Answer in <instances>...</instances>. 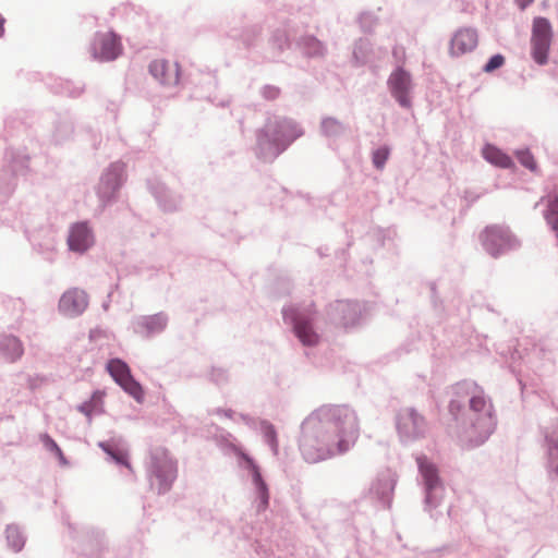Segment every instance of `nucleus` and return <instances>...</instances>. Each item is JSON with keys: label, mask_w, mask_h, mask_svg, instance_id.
<instances>
[{"label": "nucleus", "mask_w": 558, "mask_h": 558, "mask_svg": "<svg viewBox=\"0 0 558 558\" xmlns=\"http://www.w3.org/2000/svg\"><path fill=\"white\" fill-rule=\"evenodd\" d=\"M98 447L110 458L112 462L117 465L125 466L131 469V463L129 459V453L117 447L114 444L110 441H99Z\"/></svg>", "instance_id": "33"}, {"label": "nucleus", "mask_w": 558, "mask_h": 558, "mask_svg": "<svg viewBox=\"0 0 558 558\" xmlns=\"http://www.w3.org/2000/svg\"><path fill=\"white\" fill-rule=\"evenodd\" d=\"M106 369L117 385H120V383L132 374L129 364L120 357L108 360Z\"/></svg>", "instance_id": "34"}, {"label": "nucleus", "mask_w": 558, "mask_h": 558, "mask_svg": "<svg viewBox=\"0 0 558 558\" xmlns=\"http://www.w3.org/2000/svg\"><path fill=\"white\" fill-rule=\"evenodd\" d=\"M374 59L373 45L367 38H359L353 44L351 64L361 68L368 64Z\"/></svg>", "instance_id": "28"}, {"label": "nucleus", "mask_w": 558, "mask_h": 558, "mask_svg": "<svg viewBox=\"0 0 558 558\" xmlns=\"http://www.w3.org/2000/svg\"><path fill=\"white\" fill-rule=\"evenodd\" d=\"M391 149L388 145H381L372 151V162L375 169L381 170L385 168Z\"/></svg>", "instance_id": "42"}, {"label": "nucleus", "mask_w": 558, "mask_h": 558, "mask_svg": "<svg viewBox=\"0 0 558 558\" xmlns=\"http://www.w3.org/2000/svg\"><path fill=\"white\" fill-rule=\"evenodd\" d=\"M147 474L150 486H157V493H168L178 476V462L165 447H155L150 450Z\"/></svg>", "instance_id": "6"}, {"label": "nucleus", "mask_w": 558, "mask_h": 558, "mask_svg": "<svg viewBox=\"0 0 558 558\" xmlns=\"http://www.w3.org/2000/svg\"><path fill=\"white\" fill-rule=\"evenodd\" d=\"M33 248L48 262H53L56 255V239L51 233H48L43 241H37L34 235L31 239Z\"/></svg>", "instance_id": "35"}, {"label": "nucleus", "mask_w": 558, "mask_h": 558, "mask_svg": "<svg viewBox=\"0 0 558 558\" xmlns=\"http://www.w3.org/2000/svg\"><path fill=\"white\" fill-rule=\"evenodd\" d=\"M449 396L448 414L459 429L466 434L471 448L484 445L497 427V416L483 387L473 379H462L445 390Z\"/></svg>", "instance_id": "2"}, {"label": "nucleus", "mask_w": 558, "mask_h": 558, "mask_svg": "<svg viewBox=\"0 0 558 558\" xmlns=\"http://www.w3.org/2000/svg\"><path fill=\"white\" fill-rule=\"evenodd\" d=\"M517 354H519V352L515 350V351L512 353L511 359H512V360H515V355H517ZM518 357H519V359H521V356H520V355H518Z\"/></svg>", "instance_id": "56"}, {"label": "nucleus", "mask_w": 558, "mask_h": 558, "mask_svg": "<svg viewBox=\"0 0 558 558\" xmlns=\"http://www.w3.org/2000/svg\"><path fill=\"white\" fill-rule=\"evenodd\" d=\"M304 134L302 126L292 118L272 116L256 131L255 155L264 162H272Z\"/></svg>", "instance_id": "4"}, {"label": "nucleus", "mask_w": 558, "mask_h": 558, "mask_svg": "<svg viewBox=\"0 0 558 558\" xmlns=\"http://www.w3.org/2000/svg\"><path fill=\"white\" fill-rule=\"evenodd\" d=\"M357 437V416L351 408L324 404L303 420L298 444L304 461L314 464L348 452Z\"/></svg>", "instance_id": "1"}, {"label": "nucleus", "mask_w": 558, "mask_h": 558, "mask_svg": "<svg viewBox=\"0 0 558 558\" xmlns=\"http://www.w3.org/2000/svg\"><path fill=\"white\" fill-rule=\"evenodd\" d=\"M44 447L54 457L62 450L56 440L47 433L40 435Z\"/></svg>", "instance_id": "49"}, {"label": "nucleus", "mask_w": 558, "mask_h": 558, "mask_svg": "<svg viewBox=\"0 0 558 558\" xmlns=\"http://www.w3.org/2000/svg\"><path fill=\"white\" fill-rule=\"evenodd\" d=\"M357 21L362 32L372 34L377 25L378 17L372 12H363L359 15Z\"/></svg>", "instance_id": "44"}, {"label": "nucleus", "mask_w": 558, "mask_h": 558, "mask_svg": "<svg viewBox=\"0 0 558 558\" xmlns=\"http://www.w3.org/2000/svg\"><path fill=\"white\" fill-rule=\"evenodd\" d=\"M547 447L546 472L550 482L558 484V429L545 438Z\"/></svg>", "instance_id": "26"}, {"label": "nucleus", "mask_w": 558, "mask_h": 558, "mask_svg": "<svg viewBox=\"0 0 558 558\" xmlns=\"http://www.w3.org/2000/svg\"><path fill=\"white\" fill-rule=\"evenodd\" d=\"M328 320L337 327H354L362 316V306L356 301L336 300L326 308Z\"/></svg>", "instance_id": "14"}, {"label": "nucleus", "mask_w": 558, "mask_h": 558, "mask_svg": "<svg viewBox=\"0 0 558 558\" xmlns=\"http://www.w3.org/2000/svg\"><path fill=\"white\" fill-rule=\"evenodd\" d=\"M94 245V233L88 222L80 221L74 223L69 231V250L78 254H84Z\"/></svg>", "instance_id": "20"}, {"label": "nucleus", "mask_w": 558, "mask_h": 558, "mask_svg": "<svg viewBox=\"0 0 558 558\" xmlns=\"http://www.w3.org/2000/svg\"><path fill=\"white\" fill-rule=\"evenodd\" d=\"M397 485V480L391 474H381L373 483L371 487V496L376 499L380 507L389 509L392 504L393 492Z\"/></svg>", "instance_id": "22"}, {"label": "nucleus", "mask_w": 558, "mask_h": 558, "mask_svg": "<svg viewBox=\"0 0 558 558\" xmlns=\"http://www.w3.org/2000/svg\"><path fill=\"white\" fill-rule=\"evenodd\" d=\"M416 463L424 486V511L436 520L439 513L434 511L441 505L445 496V486L439 475V469L425 454L416 457Z\"/></svg>", "instance_id": "7"}, {"label": "nucleus", "mask_w": 558, "mask_h": 558, "mask_svg": "<svg viewBox=\"0 0 558 558\" xmlns=\"http://www.w3.org/2000/svg\"><path fill=\"white\" fill-rule=\"evenodd\" d=\"M87 306V293L78 288H72L61 295L58 310L62 315L73 318L82 315Z\"/></svg>", "instance_id": "19"}, {"label": "nucleus", "mask_w": 558, "mask_h": 558, "mask_svg": "<svg viewBox=\"0 0 558 558\" xmlns=\"http://www.w3.org/2000/svg\"><path fill=\"white\" fill-rule=\"evenodd\" d=\"M259 430L263 435L265 444L270 448L274 456L279 453L278 433L275 425L268 420H260Z\"/></svg>", "instance_id": "38"}, {"label": "nucleus", "mask_w": 558, "mask_h": 558, "mask_svg": "<svg viewBox=\"0 0 558 558\" xmlns=\"http://www.w3.org/2000/svg\"><path fill=\"white\" fill-rule=\"evenodd\" d=\"M214 414H217V415H223L228 418H232L233 417V414H234V411L232 409H222V408H216L214 411H213Z\"/></svg>", "instance_id": "52"}, {"label": "nucleus", "mask_w": 558, "mask_h": 558, "mask_svg": "<svg viewBox=\"0 0 558 558\" xmlns=\"http://www.w3.org/2000/svg\"><path fill=\"white\" fill-rule=\"evenodd\" d=\"M295 47L308 59L323 58L327 52L326 45L310 34L300 36L295 41Z\"/></svg>", "instance_id": "27"}, {"label": "nucleus", "mask_w": 558, "mask_h": 558, "mask_svg": "<svg viewBox=\"0 0 558 558\" xmlns=\"http://www.w3.org/2000/svg\"><path fill=\"white\" fill-rule=\"evenodd\" d=\"M124 392L131 396L137 403H143L145 399V391L138 380L131 374L119 385Z\"/></svg>", "instance_id": "39"}, {"label": "nucleus", "mask_w": 558, "mask_h": 558, "mask_svg": "<svg viewBox=\"0 0 558 558\" xmlns=\"http://www.w3.org/2000/svg\"><path fill=\"white\" fill-rule=\"evenodd\" d=\"M483 158L501 169H511L514 167L513 159L504 150L493 144H486L482 149Z\"/></svg>", "instance_id": "30"}, {"label": "nucleus", "mask_w": 558, "mask_h": 558, "mask_svg": "<svg viewBox=\"0 0 558 558\" xmlns=\"http://www.w3.org/2000/svg\"><path fill=\"white\" fill-rule=\"evenodd\" d=\"M24 353L22 341L14 335H0V361L15 363Z\"/></svg>", "instance_id": "24"}, {"label": "nucleus", "mask_w": 558, "mask_h": 558, "mask_svg": "<svg viewBox=\"0 0 558 558\" xmlns=\"http://www.w3.org/2000/svg\"><path fill=\"white\" fill-rule=\"evenodd\" d=\"M387 87L391 97L402 109H412L413 80L404 66L397 65L392 70L387 80Z\"/></svg>", "instance_id": "12"}, {"label": "nucleus", "mask_w": 558, "mask_h": 558, "mask_svg": "<svg viewBox=\"0 0 558 558\" xmlns=\"http://www.w3.org/2000/svg\"><path fill=\"white\" fill-rule=\"evenodd\" d=\"M284 324L290 325L292 332L304 347H315L319 335L314 328L317 311L314 302L284 305L281 310Z\"/></svg>", "instance_id": "5"}, {"label": "nucleus", "mask_w": 558, "mask_h": 558, "mask_svg": "<svg viewBox=\"0 0 558 558\" xmlns=\"http://www.w3.org/2000/svg\"><path fill=\"white\" fill-rule=\"evenodd\" d=\"M263 27L259 24L246 25L243 27H231L227 36L233 40L241 41L245 49H252L260 38Z\"/></svg>", "instance_id": "25"}, {"label": "nucleus", "mask_w": 558, "mask_h": 558, "mask_svg": "<svg viewBox=\"0 0 558 558\" xmlns=\"http://www.w3.org/2000/svg\"><path fill=\"white\" fill-rule=\"evenodd\" d=\"M515 158L519 161V163L529 169L530 171H536L537 169V162L531 153L530 148H521L517 149L514 151Z\"/></svg>", "instance_id": "43"}, {"label": "nucleus", "mask_w": 558, "mask_h": 558, "mask_svg": "<svg viewBox=\"0 0 558 558\" xmlns=\"http://www.w3.org/2000/svg\"><path fill=\"white\" fill-rule=\"evenodd\" d=\"M480 239L483 248L494 258L521 247L520 239L507 226L492 225L485 227Z\"/></svg>", "instance_id": "8"}, {"label": "nucleus", "mask_w": 558, "mask_h": 558, "mask_svg": "<svg viewBox=\"0 0 558 558\" xmlns=\"http://www.w3.org/2000/svg\"><path fill=\"white\" fill-rule=\"evenodd\" d=\"M238 456L243 462L244 469H246L251 474L252 483L257 496V512L266 511L269 507L270 494L268 484L262 474L259 465L252 456L244 451H239Z\"/></svg>", "instance_id": "15"}, {"label": "nucleus", "mask_w": 558, "mask_h": 558, "mask_svg": "<svg viewBox=\"0 0 558 558\" xmlns=\"http://www.w3.org/2000/svg\"><path fill=\"white\" fill-rule=\"evenodd\" d=\"M217 430L219 432V434H216L215 439L218 446L231 450H236V447L231 442L232 435L220 427H217Z\"/></svg>", "instance_id": "47"}, {"label": "nucleus", "mask_w": 558, "mask_h": 558, "mask_svg": "<svg viewBox=\"0 0 558 558\" xmlns=\"http://www.w3.org/2000/svg\"><path fill=\"white\" fill-rule=\"evenodd\" d=\"M551 43L531 39V57L538 65H545L548 62L549 49Z\"/></svg>", "instance_id": "40"}, {"label": "nucleus", "mask_w": 558, "mask_h": 558, "mask_svg": "<svg viewBox=\"0 0 558 558\" xmlns=\"http://www.w3.org/2000/svg\"><path fill=\"white\" fill-rule=\"evenodd\" d=\"M239 417L248 428L253 430H257V427L259 426V422L262 420L259 417H254L246 413H240Z\"/></svg>", "instance_id": "51"}, {"label": "nucleus", "mask_w": 558, "mask_h": 558, "mask_svg": "<svg viewBox=\"0 0 558 558\" xmlns=\"http://www.w3.org/2000/svg\"><path fill=\"white\" fill-rule=\"evenodd\" d=\"M84 84L76 85L70 80H60L54 86V93L65 95L71 98L80 97L84 93Z\"/></svg>", "instance_id": "41"}, {"label": "nucleus", "mask_w": 558, "mask_h": 558, "mask_svg": "<svg viewBox=\"0 0 558 558\" xmlns=\"http://www.w3.org/2000/svg\"><path fill=\"white\" fill-rule=\"evenodd\" d=\"M426 284H427V287L429 289V292H430V302H432L433 307L435 310L444 308V302L439 298L438 292H437V283H436V281H428Z\"/></svg>", "instance_id": "50"}, {"label": "nucleus", "mask_w": 558, "mask_h": 558, "mask_svg": "<svg viewBox=\"0 0 558 558\" xmlns=\"http://www.w3.org/2000/svg\"><path fill=\"white\" fill-rule=\"evenodd\" d=\"M56 458L59 460L60 464L69 465V460L66 459L62 450L56 456Z\"/></svg>", "instance_id": "54"}, {"label": "nucleus", "mask_w": 558, "mask_h": 558, "mask_svg": "<svg viewBox=\"0 0 558 558\" xmlns=\"http://www.w3.org/2000/svg\"><path fill=\"white\" fill-rule=\"evenodd\" d=\"M125 180V163L122 161L111 162L104 170L97 187V196L104 207L109 206L117 201L118 193Z\"/></svg>", "instance_id": "10"}, {"label": "nucleus", "mask_w": 558, "mask_h": 558, "mask_svg": "<svg viewBox=\"0 0 558 558\" xmlns=\"http://www.w3.org/2000/svg\"><path fill=\"white\" fill-rule=\"evenodd\" d=\"M531 39L551 43L553 27L547 17L537 16L533 20Z\"/></svg>", "instance_id": "36"}, {"label": "nucleus", "mask_w": 558, "mask_h": 558, "mask_svg": "<svg viewBox=\"0 0 558 558\" xmlns=\"http://www.w3.org/2000/svg\"><path fill=\"white\" fill-rule=\"evenodd\" d=\"M209 378L215 385L222 386L229 383V372L222 367H211Z\"/></svg>", "instance_id": "46"}, {"label": "nucleus", "mask_w": 558, "mask_h": 558, "mask_svg": "<svg viewBox=\"0 0 558 558\" xmlns=\"http://www.w3.org/2000/svg\"><path fill=\"white\" fill-rule=\"evenodd\" d=\"M122 51L121 37L113 31L96 32L89 45L93 59L101 62L114 61L122 54Z\"/></svg>", "instance_id": "13"}, {"label": "nucleus", "mask_w": 558, "mask_h": 558, "mask_svg": "<svg viewBox=\"0 0 558 558\" xmlns=\"http://www.w3.org/2000/svg\"><path fill=\"white\" fill-rule=\"evenodd\" d=\"M148 73L162 86L174 87L180 82L181 68L178 62L155 59L148 64Z\"/></svg>", "instance_id": "18"}, {"label": "nucleus", "mask_w": 558, "mask_h": 558, "mask_svg": "<svg viewBox=\"0 0 558 558\" xmlns=\"http://www.w3.org/2000/svg\"><path fill=\"white\" fill-rule=\"evenodd\" d=\"M515 2L521 10H524L529 5H531L534 2V0H515Z\"/></svg>", "instance_id": "53"}, {"label": "nucleus", "mask_w": 558, "mask_h": 558, "mask_svg": "<svg viewBox=\"0 0 558 558\" xmlns=\"http://www.w3.org/2000/svg\"><path fill=\"white\" fill-rule=\"evenodd\" d=\"M74 117L69 111L58 112L52 120L51 142L61 145L74 135Z\"/></svg>", "instance_id": "23"}, {"label": "nucleus", "mask_w": 558, "mask_h": 558, "mask_svg": "<svg viewBox=\"0 0 558 558\" xmlns=\"http://www.w3.org/2000/svg\"><path fill=\"white\" fill-rule=\"evenodd\" d=\"M68 527L84 556L100 558L108 550V541L102 530L92 525L77 526L72 523H68Z\"/></svg>", "instance_id": "9"}, {"label": "nucleus", "mask_w": 558, "mask_h": 558, "mask_svg": "<svg viewBox=\"0 0 558 558\" xmlns=\"http://www.w3.org/2000/svg\"><path fill=\"white\" fill-rule=\"evenodd\" d=\"M169 316L166 312H158L153 315H141L132 319V330L134 333L149 339L163 332L168 326Z\"/></svg>", "instance_id": "17"}, {"label": "nucleus", "mask_w": 558, "mask_h": 558, "mask_svg": "<svg viewBox=\"0 0 558 558\" xmlns=\"http://www.w3.org/2000/svg\"><path fill=\"white\" fill-rule=\"evenodd\" d=\"M104 398L105 392L102 390L96 389L93 391L89 399L78 404L76 409L78 412L83 413L88 418V421H90L94 414L105 413Z\"/></svg>", "instance_id": "32"}, {"label": "nucleus", "mask_w": 558, "mask_h": 558, "mask_svg": "<svg viewBox=\"0 0 558 558\" xmlns=\"http://www.w3.org/2000/svg\"><path fill=\"white\" fill-rule=\"evenodd\" d=\"M281 89L278 86L266 84L260 88V95L265 100H276L279 98Z\"/></svg>", "instance_id": "48"}, {"label": "nucleus", "mask_w": 558, "mask_h": 558, "mask_svg": "<svg viewBox=\"0 0 558 558\" xmlns=\"http://www.w3.org/2000/svg\"><path fill=\"white\" fill-rule=\"evenodd\" d=\"M28 140L35 145L31 136L29 126L17 116H9L4 120L3 141L9 142L5 148L3 165L0 169V204L8 202L15 190L19 177H25L29 172L31 154L26 153L27 146L15 147V140Z\"/></svg>", "instance_id": "3"}, {"label": "nucleus", "mask_w": 558, "mask_h": 558, "mask_svg": "<svg viewBox=\"0 0 558 558\" xmlns=\"http://www.w3.org/2000/svg\"><path fill=\"white\" fill-rule=\"evenodd\" d=\"M4 17L0 14V38L4 35Z\"/></svg>", "instance_id": "55"}, {"label": "nucleus", "mask_w": 558, "mask_h": 558, "mask_svg": "<svg viewBox=\"0 0 558 558\" xmlns=\"http://www.w3.org/2000/svg\"><path fill=\"white\" fill-rule=\"evenodd\" d=\"M478 43L477 31L472 27H462L456 31L450 39L449 54L453 58L473 51Z\"/></svg>", "instance_id": "21"}, {"label": "nucleus", "mask_w": 558, "mask_h": 558, "mask_svg": "<svg viewBox=\"0 0 558 558\" xmlns=\"http://www.w3.org/2000/svg\"><path fill=\"white\" fill-rule=\"evenodd\" d=\"M317 252H318V254H319L320 256H324V255H325V254L323 253L322 248H318V250H317Z\"/></svg>", "instance_id": "57"}, {"label": "nucleus", "mask_w": 558, "mask_h": 558, "mask_svg": "<svg viewBox=\"0 0 558 558\" xmlns=\"http://www.w3.org/2000/svg\"><path fill=\"white\" fill-rule=\"evenodd\" d=\"M506 63V58L502 53H495L488 58L486 63L483 65L482 71L484 73H493L496 70L502 68Z\"/></svg>", "instance_id": "45"}, {"label": "nucleus", "mask_w": 558, "mask_h": 558, "mask_svg": "<svg viewBox=\"0 0 558 558\" xmlns=\"http://www.w3.org/2000/svg\"><path fill=\"white\" fill-rule=\"evenodd\" d=\"M348 130L349 126L336 117L326 116L320 120L319 132L324 137L328 140L337 141L338 138L345 135Z\"/></svg>", "instance_id": "29"}, {"label": "nucleus", "mask_w": 558, "mask_h": 558, "mask_svg": "<svg viewBox=\"0 0 558 558\" xmlns=\"http://www.w3.org/2000/svg\"><path fill=\"white\" fill-rule=\"evenodd\" d=\"M268 44L277 56H280L286 50L291 49L292 47V41L287 31L283 28H276L271 33L268 39Z\"/></svg>", "instance_id": "37"}, {"label": "nucleus", "mask_w": 558, "mask_h": 558, "mask_svg": "<svg viewBox=\"0 0 558 558\" xmlns=\"http://www.w3.org/2000/svg\"><path fill=\"white\" fill-rule=\"evenodd\" d=\"M4 536L7 547L13 553L23 550L26 543L25 530L17 523H10L5 526Z\"/></svg>", "instance_id": "31"}, {"label": "nucleus", "mask_w": 558, "mask_h": 558, "mask_svg": "<svg viewBox=\"0 0 558 558\" xmlns=\"http://www.w3.org/2000/svg\"><path fill=\"white\" fill-rule=\"evenodd\" d=\"M146 186L161 211L166 214H172L180 209L182 204V195L170 190L159 179H147Z\"/></svg>", "instance_id": "16"}, {"label": "nucleus", "mask_w": 558, "mask_h": 558, "mask_svg": "<svg viewBox=\"0 0 558 558\" xmlns=\"http://www.w3.org/2000/svg\"><path fill=\"white\" fill-rule=\"evenodd\" d=\"M395 421L402 442H412L425 436L426 420L415 408H401L397 412Z\"/></svg>", "instance_id": "11"}]
</instances>
